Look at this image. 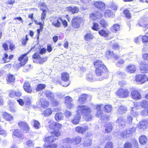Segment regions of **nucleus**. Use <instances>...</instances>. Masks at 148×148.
Returning a JSON list of instances; mask_svg holds the SVG:
<instances>
[{"label": "nucleus", "instance_id": "nucleus-28", "mask_svg": "<svg viewBox=\"0 0 148 148\" xmlns=\"http://www.w3.org/2000/svg\"><path fill=\"white\" fill-rule=\"evenodd\" d=\"M27 57H25L24 59V61H21L19 64H16V68L17 69H19V68L21 67L22 66L24 65L27 62Z\"/></svg>", "mask_w": 148, "mask_h": 148}, {"label": "nucleus", "instance_id": "nucleus-35", "mask_svg": "<svg viewBox=\"0 0 148 148\" xmlns=\"http://www.w3.org/2000/svg\"><path fill=\"white\" fill-rule=\"evenodd\" d=\"M68 9L69 11L71 12L73 14L77 13L79 11L78 8L77 7H69L68 8Z\"/></svg>", "mask_w": 148, "mask_h": 148}, {"label": "nucleus", "instance_id": "nucleus-50", "mask_svg": "<svg viewBox=\"0 0 148 148\" xmlns=\"http://www.w3.org/2000/svg\"><path fill=\"white\" fill-rule=\"evenodd\" d=\"M63 144H65V143H67L68 144H72L73 143V140L68 138L64 139L63 140Z\"/></svg>", "mask_w": 148, "mask_h": 148}, {"label": "nucleus", "instance_id": "nucleus-29", "mask_svg": "<svg viewBox=\"0 0 148 148\" xmlns=\"http://www.w3.org/2000/svg\"><path fill=\"white\" fill-rule=\"evenodd\" d=\"M106 68H99L96 69L95 73L96 75L98 76H100L103 74L104 73L103 71Z\"/></svg>", "mask_w": 148, "mask_h": 148}, {"label": "nucleus", "instance_id": "nucleus-20", "mask_svg": "<svg viewBox=\"0 0 148 148\" xmlns=\"http://www.w3.org/2000/svg\"><path fill=\"white\" fill-rule=\"evenodd\" d=\"M98 33L101 36L104 37L108 36L110 33L107 29L106 30L101 29L98 31Z\"/></svg>", "mask_w": 148, "mask_h": 148}, {"label": "nucleus", "instance_id": "nucleus-5", "mask_svg": "<svg viewBox=\"0 0 148 148\" xmlns=\"http://www.w3.org/2000/svg\"><path fill=\"white\" fill-rule=\"evenodd\" d=\"M135 79L138 84H142L147 81V77L145 74H139L135 76Z\"/></svg>", "mask_w": 148, "mask_h": 148}, {"label": "nucleus", "instance_id": "nucleus-62", "mask_svg": "<svg viewBox=\"0 0 148 148\" xmlns=\"http://www.w3.org/2000/svg\"><path fill=\"white\" fill-rule=\"evenodd\" d=\"M124 148H132L131 144L128 142H127L124 145Z\"/></svg>", "mask_w": 148, "mask_h": 148}, {"label": "nucleus", "instance_id": "nucleus-9", "mask_svg": "<svg viewBox=\"0 0 148 148\" xmlns=\"http://www.w3.org/2000/svg\"><path fill=\"white\" fill-rule=\"evenodd\" d=\"M92 99V97L90 95L84 94L81 95L79 97L78 100L79 102H85L90 101Z\"/></svg>", "mask_w": 148, "mask_h": 148}, {"label": "nucleus", "instance_id": "nucleus-44", "mask_svg": "<svg viewBox=\"0 0 148 148\" xmlns=\"http://www.w3.org/2000/svg\"><path fill=\"white\" fill-rule=\"evenodd\" d=\"M105 111L107 112H110L112 109V106L111 105H107L104 107Z\"/></svg>", "mask_w": 148, "mask_h": 148}, {"label": "nucleus", "instance_id": "nucleus-18", "mask_svg": "<svg viewBox=\"0 0 148 148\" xmlns=\"http://www.w3.org/2000/svg\"><path fill=\"white\" fill-rule=\"evenodd\" d=\"M147 124V120H143L140 122L138 124L137 126L139 129L143 130L146 128V125Z\"/></svg>", "mask_w": 148, "mask_h": 148}, {"label": "nucleus", "instance_id": "nucleus-52", "mask_svg": "<svg viewBox=\"0 0 148 148\" xmlns=\"http://www.w3.org/2000/svg\"><path fill=\"white\" fill-rule=\"evenodd\" d=\"M127 110V108L125 106H121L119 108V111L120 112L124 113Z\"/></svg>", "mask_w": 148, "mask_h": 148}, {"label": "nucleus", "instance_id": "nucleus-2", "mask_svg": "<svg viewBox=\"0 0 148 148\" xmlns=\"http://www.w3.org/2000/svg\"><path fill=\"white\" fill-rule=\"evenodd\" d=\"M84 22L82 18L79 16H76L72 20V26L74 28H78L79 27L81 24H84Z\"/></svg>", "mask_w": 148, "mask_h": 148}, {"label": "nucleus", "instance_id": "nucleus-36", "mask_svg": "<svg viewBox=\"0 0 148 148\" xmlns=\"http://www.w3.org/2000/svg\"><path fill=\"white\" fill-rule=\"evenodd\" d=\"M109 6L111 9L114 10H117L119 8L117 5L113 2L109 5Z\"/></svg>", "mask_w": 148, "mask_h": 148}, {"label": "nucleus", "instance_id": "nucleus-7", "mask_svg": "<svg viewBox=\"0 0 148 148\" xmlns=\"http://www.w3.org/2000/svg\"><path fill=\"white\" fill-rule=\"evenodd\" d=\"M136 128L132 127L122 132L121 134V137L123 138L131 136L132 134L134 133L136 130Z\"/></svg>", "mask_w": 148, "mask_h": 148}, {"label": "nucleus", "instance_id": "nucleus-57", "mask_svg": "<svg viewBox=\"0 0 148 148\" xmlns=\"http://www.w3.org/2000/svg\"><path fill=\"white\" fill-rule=\"evenodd\" d=\"M56 123L51 122L49 125V127L50 129L54 130L55 131Z\"/></svg>", "mask_w": 148, "mask_h": 148}, {"label": "nucleus", "instance_id": "nucleus-58", "mask_svg": "<svg viewBox=\"0 0 148 148\" xmlns=\"http://www.w3.org/2000/svg\"><path fill=\"white\" fill-rule=\"evenodd\" d=\"M123 13L125 15L126 18H130L131 16L128 10H125L123 12Z\"/></svg>", "mask_w": 148, "mask_h": 148}, {"label": "nucleus", "instance_id": "nucleus-54", "mask_svg": "<svg viewBox=\"0 0 148 148\" xmlns=\"http://www.w3.org/2000/svg\"><path fill=\"white\" fill-rule=\"evenodd\" d=\"M4 56L3 57V60L4 61L5 63L8 62V55L6 53H4Z\"/></svg>", "mask_w": 148, "mask_h": 148}, {"label": "nucleus", "instance_id": "nucleus-56", "mask_svg": "<svg viewBox=\"0 0 148 148\" xmlns=\"http://www.w3.org/2000/svg\"><path fill=\"white\" fill-rule=\"evenodd\" d=\"M25 145L28 147H32L34 146V143L31 140H28L26 142Z\"/></svg>", "mask_w": 148, "mask_h": 148}, {"label": "nucleus", "instance_id": "nucleus-55", "mask_svg": "<svg viewBox=\"0 0 148 148\" xmlns=\"http://www.w3.org/2000/svg\"><path fill=\"white\" fill-rule=\"evenodd\" d=\"M40 10L42 11V12L41 14V18L42 20H43V19H45L46 17V10H43L42 8H41Z\"/></svg>", "mask_w": 148, "mask_h": 148}, {"label": "nucleus", "instance_id": "nucleus-21", "mask_svg": "<svg viewBox=\"0 0 148 148\" xmlns=\"http://www.w3.org/2000/svg\"><path fill=\"white\" fill-rule=\"evenodd\" d=\"M136 70V67L135 65L130 64L127 66L126 71L127 72L131 73H134Z\"/></svg>", "mask_w": 148, "mask_h": 148}, {"label": "nucleus", "instance_id": "nucleus-46", "mask_svg": "<svg viewBox=\"0 0 148 148\" xmlns=\"http://www.w3.org/2000/svg\"><path fill=\"white\" fill-rule=\"evenodd\" d=\"M92 29L93 30L98 31L100 29L99 25L97 23L93 22Z\"/></svg>", "mask_w": 148, "mask_h": 148}, {"label": "nucleus", "instance_id": "nucleus-51", "mask_svg": "<svg viewBox=\"0 0 148 148\" xmlns=\"http://www.w3.org/2000/svg\"><path fill=\"white\" fill-rule=\"evenodd\" d=\"M124 61L122 60H119L118 62L116 63V66L118 67H121L122 65L124 64Z\"/></svg>", "mask_w": 148, "mask_h": 148}, {"label": "nucleus", "instance_id": "nucleus-17", "mask_svg": "<svg viewBox=\"0 0 148 148\" xmlns=\"http://www.w3.org/2000/svg\"><path fill=\"white\" fill-rule=\"evenodd\" d=\"M88 129V127L87 125H85L82 127L80 126H77L75 128V130L76 132L79 133L83 134Z\"/></svg>", "mask_w": 148, "mask_h": 148}, {"label": "nucleus", "instance_id": "nucleus-30", "mask_svg": "<svg viewBox=\"0 0 148 148\" xmlns=\"http://www.w3.org/2000/svg\"><path fill=\"white\" fill-rule=\"evenodd\" d=\"M116 122L118 125L120 126H122L124 125L125 123V121L123 117H119L116 121Z\"/></svg>", "mask_w": 148, "mask_h": 148}, {"label": "nucleus", "instance_id": "nucleus-12", "mask_svg": "<svg viewBox=\"0 0 148 148\" xmlns=\"http://www.w3.org/2000/svg\"><path fill=\"white\" fill-rule=\"evenodd\" d=\"M132 98L134 100H138L141 98V96L139 92L137 90L132 91L131 93Z\"/></svg>", "mask_w": 148, "mask_h": 148}, {"label": "nucleus", "instance_id": "nucleus-53", "mask_svg": "<svg viewBox=\"0 0 148 148\" xmlns=\"http://www.w3.org/2000/svg\"><path fill=\"white\" fill-rule=\"evenodd\" d=\"M113 145L111 142H108L106 143L104 148H113Z\"/></svg>", "mask_w": 148, "mask_h": 148}, {"label": "nucleus", "instance_id": "nucleus-31", "mask_svg": "<svg viewBox=\"0 0 148 148\" xmlns=\"http://www.w3.org/2000/svg\"><path fill=\"white\" fill-rule=\"evenodd\" d=\"M120 29V26L117 24H114L111 27V29L113 32H116Z\"/></svg>", "mask_w": 148, "mask_h": 148}, {"label": "nucleus", "instance_id": "nucleus-45", "mask_svg": "<svg viewBox=\"0 0 148 148\" xmlns=\"http://www.w3.org/2000/svg\"><path fill=\"white\" fill-rule=\"evenodd\" d=\"M45 84H38L36 90L37 91H40L45 88Z\"/></svg>", "mask_w": 148, "mask_h": 148}, {"label": "nucleus", "instance_id": "nucleus-10", "mask_svg": "<svg viewBox=\"0 0 148 148\" xmlns=\"http://www.w3.org/2000/svg\"><path fill=\"white\" fill-rule=\"evenodd\" d=\"M103 106L102 105H97L96 108L97 112L95 114V115L97 117H99L102 115L103 113Z\"/></svg>", "mask_w": 148, "mask_h": 148}, {"label": "nucleus", "instance_id": "nucleus-16", "mask_svg": "<svg viewBox=\"0 0 148 148\" xmlns=\"http://www.w3.org/2000/svg\"><path fill=\"white\" fill-rule=\"evenodd\" d=\"M102 15L99 12H96L90 14V16L92 20H96L97 19L100 18Z\"/></svg>", "mask_w": 148, "mask_h": 148}, {"label": "nucleus", "instance_id": "nucleus-22", "mask_svg": "<svg viewBox=\"0 0 148 148\" xmlns=\"http://www.w3.org/2000/svg\"><path fill=\"white\" fill-rule=\"evenodd\" d=\"M80 118V115L78 114L74 116L73 118L71 120V122L74 125H77L79 123Z\"/></svg>", "mask_w": 148, "mask_h": 148}, {"label": "nucleus", "instance_id": "nucleus-34", "mask_svg": "<svg viewBox=\"0 0 148 148\" xmlns=\"http://www.w3.org/2000/svg\"><path fill=\"white\" fill-rule=\"evenodd\" d=\"M81 138L79 136H77L73 139V143L74 145H78L81 141Z\"/></svg>", "mask_w": 148, "mask_h": 148}, {"label": "nucleus", "instance_id": "nucleus-6", "mask_svg": "<svg viewBox=\"0 0 148 148\" xmlns=\"http://www.w3.org/2000/svg\"><path fill=\"white\" fill-rule=\"evenodd\" d=\"M129 92L125 89L119 88L116 92V94L121 98H125L128 96Z\"/></svg>", "mask_w": 148, "mask_h": 148}, {"label": "nucleus", "instance_id": "nucleus-41", "mask_svg": "<svg viewBox=\"0 0 148 148\" xmlns=\"http://www.w3.org/2000/svg\"><path fill=\"white\" fill-rule=\"evenodd\" d=\"M58 147V145L57 143H52L48 145H44L43 146L44 148H57Z\"/></svg>", "mask_w": 148, "mask_h": 148}, {"label": "nucleus", "instance_id": "nucleus-47", "mask_svg": "<svg viewBox=\"0 0 148 148\" xmlns=\"http://www.w3.org/2000/svg\"><path fill=\"white\" fill-rule=\"evenodd\" d=\"M100 23L101 26L104 28L107 27L108 26V24L107 22L103 19H102L100 21Z\"/></svg>", "mask_w": 148, "mask_h": 148}, {"label": "nucleus", "instance_id": "nucleus-25", "mask_svg": "<svg viewBox=\"0 0 148 148\" xmlns=\"http://www.w3.org/2000/svg\"><path fill=\"white\" fill-rule=\"evenodd\" d=\"M55 118L57 121L62 120L64 118L63 113L61 112L56 113L55 115Z\"/></svg>", "mask_w": 148, "mask_h": 148}, {"label": "nucleus", "instance_id": "nucleus-8", "mask_svg": "<svg viewBox=\"0 0 148 148\" xmlns=\"http://www.w3.org/2000/svg\"><path fill=\"white\" fill-rule=\"evenodd\" d=\"M107 77L105 76H102L99 79H97L95 77L93 76L91 74L89 73L87 74L86 77V79L89 82H93L96 80L102 81L104 78H106Z\"/></svg>", "mask_w": 148, "mask_h": 148}, {"label": "nucleus", "instance_id": "nucleus-60", "mask_svg": "<svg viewBox=\"0 0 148 148\" xmlns=\"http://www.w3.org/2000/svg\"><path fill=\"white\" fill-rule=\"evenodd\" d=\"M62 127V125L61 124H60L58 123H56V128L55 129V131H58L60 129H61Z\"/></svg>", "mask_w": 148, "mask_h": 148}, {"label": "nucleus", "instance_id": "nucleus-14", "mask_svg": "<svg viewBox=\"0 0 148 148\" xmlns=\"http://www.w3.org/2000/svg\"><path fill=\"white\" fill-rule=\"evenodd\" d=\"M94 66L96 69L101 68H106V66L103 64V62L99 60H96L94 62Z\"/></svg>", "mask_w": 148, "mask_h": 148}, {"label": "nucleus", "instance_id": "nucleus-59", "mask_svg": "<svg viewBox=\"0 0 148 148\" xmlns=\"http://www.w3.org/2000/svg\"><path fill=\"white\" fill-rule=\"evenodd\" d=\"M64 114L65 116L68 118H69L72 115L71 112L68 110H65Z\"/></svg>", "mask_w": 148, "mask_h": 148}, {"label": "nucleus", "instance_id": "nucleus-1", "mask_svg": "<svg viewBox=\"0 0 148 148\" xmlns=\"http://www.w3.org/2000/svg\"><path fill=\"white\" fill-rule=\"evenodd\" d=\"M76 112L77 114L84 116L87 121L91 120L92 118V115L91 114L92 110L88 106L83 105L78 106L77 108Z\"/></svg>", "mask_w": 148, "mask_h": 148}, {"label": "nucleus", "instance_id": "nucleus-63", "mask_svg": "<svg viewBox=\"0 0 148 148\" xmlns=\"http://www.w3.org/2000/svg\"><path fill=\"white\" fill-rule=\"evenodd\" d=\"M65 103L67 108L69 109H71L74 107L73 104L71 102H65Z\"/></svg>", "mask_w": 148, "mask_h": 148}, {"label": "nucleus", "instance_id": "nucleus-42", "mask_svg": "<svg viewBox=\"0 0 148 148\" xmlns=\"http://www.w3.org/2000/svg\"><path fill=\"white\" fill-rule=\"evenodd\" d=\"M52 112V111L51 109L48 108L44 112L43 114L45 116H48L50 115Z\"/></svg>", "mask_w": 148, "mask_h": 148}, {"label": "nucleus", "instance_id": "nucleus-11", "mask_svg": "<svg viewBox=\"0 0 148 148\" xmlns=\"http://www.w3.org/2000/svg\"><path fill=\"white\" fill-rule=\"evenodd\" d=\"M18 125L20 128L23 130L24 132H26L29 130V128L28 125L26 123L20 121Z\"/></svg>", "mask_w": 148, "mask_h": 148}, {"label": "nucleus", "instance_id": "nucleus-23", "mask_svg": "<svg viewBox=\"0 0 148 148\" xmlns=\"http://www.w3.org/2000/svg\"><path fill=\"white\" fill-rule=\"evenodd\" d=\"M23 88L24 90L26 92L30 93L32 91V87L28 82H26L24 83Z\"/></svg>", "mask_w": 148, "mask_h": 148}, {"label": "nucleus", "instance_id": "nucleus-37", "mask_svg": "<svg viewBox=\"0 0 148 148\" xmlns=\"http://www.w3.org/2000/svg\"><path fill=\"white\" fill-rule=\"evenodd\" d=\"M112 125L109 123H108L106 126L105 131L106 133L110 132L112 130Z\"/></svg>", "mask_w": 148, "mask_h": 148}, {"label": "nucleus", "instance_id": "nucleus-61", "mask_svg": "<svg viewBox=\"0 0 148 148\" xmlns=\"http://www.w3.org/2000/svg\"><path fill=\"white\" fill-rule=\"evenodd\" d=\"M100 117V119L102 122L104 123L108 119V117L105 115H102Z\"/></svg>", "mask_w": 148, "mask_h": 148}, {"label": "nucleus", "instance_id": "nucleus-13", "mask_svg": "<svg viewBox=\"0 0 148 148\" xmlns=\"http://www.w3.org/2000/svg\"><path fill=\"white\" fill-rule=\"evenodd\" d=\"M140 69L141 73H144L148 71V64L144 61L140 64Z\"/></svg>", "mask_w": 148, "mask_h": 148}, {"label": "nucleus", "instance_id": "nucleus-32", "mask_svg": "<svg viewBox=\"0 0 148 148\" xmlns=\"http://www.w3.org/2000/svg\"><path fill=\"white\" fill-rule=\"evenodd\" d=\"M15 78L14 75L11 74L8 75L7 77V81L8 83H11L14 82Z\"/></svg>", "mask_w": 148, "mask_h": 148}, {"label": "nucleus", "instance_id": "nucleus-64", "mask_svg": "<svg viewBox=\"0 0 148 148\" xmlns=\"http://www.w3.org/2000/svg\"><path fill=\"white\" fill-rule=\"evenodd\" d=\"M59 148H71V147L69 145L63 144L62 145H61Z\"/></svg>", "mask_w": 148, "mask_h": 148}, {"label": "nucleus", "instance_id": "nucleus-24", "mask_svg": "<svg viewBox=\"0 0 148 148\" xmlns=\"http://www.w3.org/2000/svg\"><path fill=\"white\" fill-rule=\"evenodd\" d=\"M2 115L3 118L7 121H11L13 119V117L12 115L7 113L5 112H3Z\"/></svg>", "mask_w": 148, "mask_h": 148}, {"label": "nucleus", "instance_id": "nucleus-39", "mask_svg": "<svg viewBox=\"0 0 148 148\" xmlns=\"http://www.w3.org/2000/svg\"><path fill=\"white\" fill-rule=\"evenodd\" d=\"M14 94L17 97H19L21 95V93L19 91H16L14 92V91H12L10 92L9 96L11 97H12L14 96Z\"/></svg>", "mask_w": 148, "mask_h": 148}, {"label": "nucleus", "instance_id": "nucleus-33", "mask_svg": "<svg viewBox=\"0 0 148 148\" xmlns=\"http://www.w3.org/2000/svg\"><path fill=\"white\" fill-rule=\"evenodd\" d=\"M93 36L92 34L90 32L87 33L86 34L84 37V39L86 41H89L93 39Z\"/></svg>", "mask_w": 148, "mask_h": 148}, {"label": "nucleus", "instance_id": "nucleus-15", "mask_svg": "<svg viewBox=\"0 0 148 148\" xmlns=\"http://www.w3.org/2000/svg\"><path fill=\"white\" fill-rule=\"evenodd\" d=\"M61 20L62 18L61 17L56 18L52 21V24L56 28L60 27L61 25Z\"/></svg>", "mask_w": 148, "mask_h": 148}, {"label": "nucleus", "instance_id": "nucleus-4", "mask_svg": "<svg viewBox=\"0 0 148 148\" xmlns=\"http://www.w3.org/2000/svg\"><path fill=\"white\" fill-rule=\"evenodd\" d=\"M69 74L66 72H64L62 73L61 79L64 82L60 83V84L63 86L66 87L70 84V82L69 81Z\"/></svg>", "mask_w": 148, "mask_h": 148}, {"label": "nucleus", "instance_id": "nucleus-49", "mask_svg": "<svg viewBox=\"0 0 148 148\" xmlns=\"http://www.w3.org/2000/svg\"><path fill=\"white\" fill-rule=\"evenodd\" d=\"M33 122V125L34 128L36 129H39L40 126L39 122L36 120H34Z\"/></svg>", "mask_w": 148, "mask_h": 148}, {"label": "nucleus", "instance_id": "nucleus-19", "mask_svg": "<svg viewBox=\"0 0 148 148\" xmlns=\"http://www.w3.org/2000/svg\"><path fill=\"white\" fill-rule=\"evenodd\" d=\"M94 5L98 9H100V10H101L104 8L105 7V4L100 1H97L95 2Z\"/></svg>", "mask_w": 148, "mask_h": 148}, {"label": "nucleus", "instance_id": "nucleus-38", "mask_svg": "<svg viewBox=\"0 0 148 148\" xmlns=\"http://www.w3.org/2000/svg\"><path fill=\"white\" fill-rule=\"evenodd\" d=\"M13 134L15 136H16L18 138H21V139L23 138V137H22V135L20 133V132H18V130L16 129L14 130L13 133Z\"/></svg>", "mask_w": 148, "mask_h": 148}, {"label": "nucleus", "instance_id": "nucleus-40", "mask_svg": "<svg viewBox=\"0 0 148 148\" xmlns=\"http://www.w3.org/2000/svg\"><path fill=\"white\" fill-rule=\"evenodd\" d=\"M32 101V97L31 96L25 97L24 101L21 99L17 100V102H31Z\"/></svg>", "mask_w": 148, "mask_h": 148}, {"label": "nucleus", "instance_id": "nucleus-43", "mask_svg": "<svg viewBox=\"0 0 148 148\" xmlns=\"http://www.w3.org/2000/svg\"><path fill=\"white\" fill-rule=\"evenodd\" d=\"M92 143V140L90 139H89L86 140L84 143L83 145L84 147H88L90 146Z\"/></svg>", "mask_w": 148, "mask_h": 148}, {"label": "nucleus", "instance_id": "nucleus-27", "mask_svg": "<svg viewBox=\"0 0 148 148\" xmlns=\"http://www.w3.org/2000/svg\"><path fill=\"white\" fill-rule=\"evenodd\" d=\"M45 96L49 99L51 100L53 99L54 97V93L51 92L50 91H46L45 92Z\"/></svg>", "mask_w": 148, "mask_h": 148}, {"label": "nucleus", "instance_id": "nucleus-26", "mask_svg": "<svg viewBox=\"0 0 148 148\" xmlns=\"http://www.w3.org/2000/svg\"><path fill=\"white\" fill-rule=\"evenodd\" d=\"M139 139L140 143L142 145L145 144L147 141L146 136L144 135L140 136Z\"/></svg>", "mask_w": 148, "mask_h": 148}, {"label": "nucleus", "instance_id": "nucleus-3", "mask_svg": "<svg viewBox=\"0 0 148 148\" xmlns=\"http://www.w3.org/2000/svg\"><path fill=\"white\" fill-rule=\"evenodd\" d=\"M51 136H45L44 139L45 142L48 143H52L56 140L54 136H59L60 133L58 131H53L51 133Z\"/></svg>", "mask_w": 148, "mask_h": 148}, {"label": "nucleus", "instance_id": "nucleus-48", "mask_svg": "<svg viewBox=\"0 0 148 148\" xmlns=\"http://www.w3.org/2000/svg\"><path fill=\"white\" fill-rule=\"evenodd\" d=\"M112 12L109 10H107L105 12V15L106 16L110 17L112 16Z\"/></svg>", "mask_w": 148, "mask_h": 148}]
</instances>
